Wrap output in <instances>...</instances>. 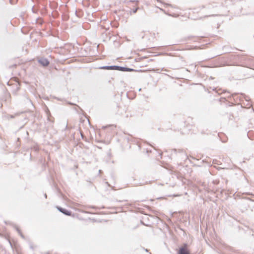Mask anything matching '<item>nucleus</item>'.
<instances>
[{
  "instance_id": "obj_1",
  "label": "nucleus",
  "mask_w": 254,
  "mask_h": 254,
  "mask_svg": "<svg viewBox=\"0 0 254 254\" xmlns=\"http://www.w3.org/2000/svg\"><path fill=\"white\" fill-rule=\"evenodd\" d=\"M178 254H190V252L186 248L185 246V247H182L180 249Z\"/></svg>"
},
{
  "instance_id": "obj_2",
  "label": "nucleus",
  "mask_w": 254,
  "mask_h": 254,
  "mask_svg": "<svg viewBox=\"0 0 254 254\" xmlns=\"http://www.w3.org/2000/svg\"><path fill=\"white\" fill-rule=\"evenodd\" d=\"M120 66H117V65H111V66H104L101 67V68L103 69H114V70H118L119 69Z\"/></svg>"
},
{
  "instance_id": "obj_3",
  "label": "nucleus",
  "mask_w": 254,
  "mask_h": 254,
  "mask_svg": "<svg viewBox=\"0 0 254 254\" xmlns=\"http://www.w3.org/2000/svg\"><path fill=\"white\" fill-rule=\"evenodd\" d=\"M39 62L43 66H46L49 64V61L44 58H42L39 60Z\"/></svg>"
},
{
  "instance_id": "obj_4",
  "label": "nucleus",
  "mask_w": 254,
  "mask_h": 254,
  "mask_svg": "<svg viewBox=\"0 0 254 254\" xmlns=\"http://www.w3.org/2000/svg\"><path fill=\"white\" fill-rule=\"evenodd\" d=\"M58 209L60 211L63 213L64 214L66 215H70L71 214V212L65 209H63L62 208H58Z\"/></svg>"
},
{
  "instance_id": "obj_5",
  "label": "nucleus",
  "mask_w": 254,
  "mask_h": 254,
  "mask_svg": "<svg viewBox=\"0 0 254 254\" xmlns=\"http://www.w3.org/2000/svg\"><path fill=\"white\" fill-rule=\"evenodd\" d=\"M126 67L120 66L119 69L118 70H120L122 71H126Z\"/></svg>"
},
{
  "instance_id": "obj_6",
  "label": "nucleus",
  "mask_w": 254,
  "mask_h": 254,
  "mask_svg": "<svg viewBox=\"0 0 254 254\" xmlns=\"http://www.w3.org/2000/svg\"><path fill=\"white\" fill-rule=\"evenodd\" d=\"M133 70V69L132 68H126V71H132Z\"/></svg>"
}]
</instances>
